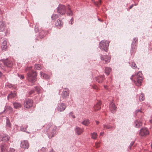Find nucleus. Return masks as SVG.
Masks as SVG:
<instances>
[{"instance_id": "obj_23", "label": "nucleus", "mask_w": 152, "mask_h": 152, "mask_svg": "<svg viewBox=\"0 0 152 152\" xmlns=\"http://www.w3.org/2000/svg\"><path fill=\"white\" fill-rule=\"evenodd\" d=\"M40 75L42 78L45 79H48L49 78V76L42 72H40Z\"/></svg>"}, {"instance_id": "obj_14", "label": "nucleus", "mask_w": 152, "mask_h": 152, "mask_svg": "<svg viewBox=\"0 0 152 152\" xmlns=\"http://www.w3.org/2000/svg\"><path fill=\"white\" fill-rule=\"evenodd\" d=\"M66 106L64 104L62 103L57 108V110L59 111H63L66 109Z\"/></svg>"}, {"instance_id": "obj_32", "label": "nucleus", "mask_w": 152, "mask_h": 152, "mask_svg": "<svg viewBox=\"0 0 152 152\" xmlns=\"http://www.w3.org/2000/svg\"><path fill=\"white\" fill-rule=\"evenodd\" d=\"M139 100L141 101H142L145 99L144 95L142 94H141L140 95L139 98Z\"/></svg>"}, {"instance_id": "obj_2", "label": "nucleus", "mask_w": 152, "mask_h": 152, "mask_svg": "<svg viewBox=\"0 0 152 152\" xmlns=\"http://www.w3.org/2000/svg\"><path fill=\"white\" fill-rule=\"evenodd\" d=\"M37 74L34 70L29 71L27 74V78L28 80L32 84L36 81Z\"/></svg>"}, {"instance_id": "obj_45", "label": "nucleus", "mask_w": 152, "mask_h": 152, "mask_svg": "<svg viewBox=\"0 0 152 152\" xmlns=\"http://www.w3.org/2000/svg\"><path fill=\"white\" fill-rule=\"evenodd\" d=\"M34 90H32L29 92V95H31L32 94L34 93Z\"/></svg>"}, {"instance_id": "obj_3", "label": "nucleus", "mask_w": 152, "mask_h": 152, "mask_svg": "<svg viewBox=\"0 0 152 152\" xmlns=\"http://www.w3.org/2000/svg\"><path fill=\"white\" fill-rule=\"evenodd\" d=\"M135 79L134 82L137 86H140L143 79L142 75L141 72L139 71L137 74L134 76Z\"/></svg>"}, {"instance_id": "obj_6", "label": "nucleus", "mask_w": 152, "mask_h": 152, "mask_svg": "<svg viewBox=\"0 0 152 152\" xmlns=\"http://www.w3.org/2000/svg\"><path fill=\"white\" fill-rule=\"evenodd\" d=\"M4 64V65L7 67L11 68L13 66V63L12 61L8 59H2L0 60Z\"/></svg>"}, {"instance_id": "obj_55", "label": "nucleus", "mask_w": 152, "mask_h": 152, "mask_svg": "<svg viewBox=\"0 0 152 152\" xmlns=\"http://www.w3.org/2000/svg\"><path fill=\"white\" fill-rule=\"evenodd\" d=\"M1 9H0V14H1Z\"/></svg>"}, {"instance_id": "obj_33", "label": "nucleus", "mask_w": 152, "mask_h": 152, "mask_svg": "<svg viewBox=\"0 0 152 152\" xmlns=\"http://www.w3.org/2000/svg\"><path fill=\"white\" fill-rule=\"evenodd\" d=\"M91 138L94 139H96L97 137V134L96 132H93L91 134Z\"/></svg>"}, {"instance_id": "obj_61", "label": "nucleus", "mask_w": 152, "mask_h": 152, "mask_svg": "<svg viewBox=\"0 0 152 152\" xmlns=\"http://www.w3.org/2000/svg\"><path fill=\"white\" fill-rule=\"evenodd\" d=\"M98 20H100V19H98Z\"/></svg>"}, {"instance_id": "obj_52", "label": "nucleus", "mask_w": 152, "mask_h": 152, "mask_svg": "<svg viewBox=\"0 0 152 152\" xmlns=\"http://www.w3.org/2000/svg\"><path fill=\"white\" fill-rule=\"evenodd\" d=\"M104 134V132H101L100 134V136H102Z\"/></svg>"}, {"instance_id": "obj_25", "label": "nucleus", "mask_w": 152, "mask_h": 152, "mask_svg": "<svg viewBox=\"0 0 152 152\" xmlns=\"http://www.w3.org/2000/svg\"><path fill=\"white\" fill-rule=\"evenodd\" d=\"M66 9L67 10V15L69 16H72L73 15L72 11L71 10L69 6H68L67 7Z\"/></svg>"}, {"instance_id": "obj_9", "label": "nucleus", "mask_w": 152, "mask_h": 152, "mask_svg": "<svg viewBox=\"0 0 152 152\" xmlns=\"http://www.w3.org/2000/svg\"><path fill=\"white\" fill-rule=\"evenodd\" d=\"M149 132L147 128L143 127L142 128L140 131V135L141 136H144L149 134Z\"/></svg>"}, {"instance_id": "obj_58", "label": "nucleus", "mask_w": 152, "mask_h": 152, "mask_svg": "<svg viewBox=\"0 0 152 152\" xmlns=\"http://www.w3.org/2000/svg\"><path fill=\"white\" fill-rule=\"evenodd\" d=\"M5 110H6V109H4V110L3 111V112H4Z\"/></svg>"}, {"instance_id": "obj_50", "label": "nucleus", "mask_w": 152, "mask_h": 152, "mask_svg": "<svg viewBox=\"0 0 152 152\" xmlns=\"http://www.w3.org/2000/svg\"><path fill=\"white\" fill-rule=\"evenodd\" d=\"M7 107L8 109H9V110H12V108L10 106H7Z\"/></svg>"}, {"instance_id": "obj_31", "label": "nucleus", "mask_w": 152, "mask_h": 152, "mask_svg": "<svg viewBox=\"0 0 152 152\" xmlns=\"http://www.w3.org/2000/svg\"><path fill=\"white\" fill-rule=\"evenodd\" d=\"M58 18V16L57 15L53 14L51 16L52 19L53 20H55Z\"/></svg>"}, {"instance_id": "obj_59", "label": "nucleus", "mask_w": 152, "mask_h": 152, "mask_svg": "<svg viewBox=\"0 0 152 152\" xmlns=\"http://www.w3.org/2000/svg\"><path fill=\"white\" fill-rule=\"evenodd\" d=\"M134 6H136V5H137V4H134Z\"/></svg>"}, {"instance_id": "obj_1", "label": "nucleus", "mask_w": 152, "mask_h": 152, "mask_svg": "<svg viewBox=\"0 0 152 152\" xmlns=\"http://www.w3.org/2000/svg\"><path fill=\"white\" fill-rule=\"evenodd\" d=\"M46 128V132L48 135L49 138H51L54 137L56 134V127L52 126L51 124L49 123L47 125Z\"/></svg>"}, {"instance_id": "obj_8", "label": "nucleus", "mask_w": 152, "mask_h": 152, "mask_svg": "<svg viewBox=\"0 0 152 152\" xmlns=\"http://www.w3.org/2000/svg\"><path fill=\"white\" fill-rule=\"evenodd\" d=\"M29 147V144L28 141L24 140L21 141L20 147L24 149H28Z\"/></svg>"}, {"instance_id": "obj_54", "label": "nucleus", "mask_w": 152, "mask_h": 152, "mask_svg": "<svg viewBox=\"0 0 152 152\" xmlns=\"http://www.w3.org/2000/svg\"><path fill=\"white\" fill-rule=\"evenodd\" d=\"M96 122L97 124H98L99 123V122L98 121H96Z\"/></svg>"}, {"instance_id": "obj_16", "label": "nucleus", "mask_w": 152, "mask_h": 152, "mask_svg": "<svg viewBox=\"0 0 152 152\" xmlns=\"http://www.w3.org/2000/svg\"><path fill=\"white\" fill-rule=\"evenodd\" d=\"M7 39H5L2 43L1 48L2 50L5 51L7 50Z\"/></svg>"}, {"instance_id": "obj_22", "label": "nucleus", "mask_w": 152, "mask_h": 152, "mask_svg": "<svg viewBox=\"0 0 152 152\" xmlns=\"http://www.w3.org/2000/svg\"><path fill=\"white\" fill-rule=\"evenodd\" d=\"M1 152H9L7 148L4 144H3L1 146Z\"/></svg>"}, {"instance_id": "obj_12", "label": "nucleus", "mask_w": 152, "mask_h": 152, "mask_svg": "<svg viewBox=\"0 0 152 152\" xmlns=\"http://www.w3.org/2000/svg\"><path fill=\"white\" fill-rule=\"evenodd\" d=\"M4 31H5L6 35L8 33V30L6 29L5 31V24L2 21H1L0 22V31L1 32Z\"/></svg>"}, {"instance_id": "obj_49", "label": "nucleus", "mask_w": 152, "mask_h": 152, "mask_svg": "<svg viewBox=\"0 0 152 152\" xmlns=\"http://www.w3.org/2000/svg\"><path fill=\"white\" fill-rule=\"evenodd\" d=\"M74 20L73 18H72L70 20L71 24H72L74 23Z\"/></svg>"}, {"instance_id": "obj_53", "label": "nucleus", "mask_w": 152, "mask_h": 152, "mask_svg": "<svg viewBox=\"0 0 152 152\" xmlns=\"http://www.w3.org/2000/svg\"><path fill=\"white\" fill-rule=\"evenodd\" d=\"M2 75V73L0 71V77H1Z\"/></svg>"}, {"instance_id": "obj_34", "label": "nucleus", "mask_w": 152, "mask_h": 152, "mask_svg": "<svg viewBox=\"0 0 152 152\" xmlns=\"http://www.w3.org/2000/svg\"><path fill=\"white\" fill-rule=\"evenodd\" d=\"M28 126H26L24 127L23 126H21L20 127V130L21 131L23 132H26V128L28 127Z\"/></svg>"}, {"instance_id": "obj_56", "label": "nucleus", "mask_w": 152, "mask_h": 152, "mask_svg": "<svg viewBox=\"0 0 152 152\" xmlns=\"http://www.w3.org/2000/svg\"><path fill=\"white\" fill-rule=\"evenodd\" d=\"M151 148H152V143L151 144Z\"/></svg>"}, {"instance_id": "obj_18", "label": "nucleus", "mask_w": 152, "mask_h": 152, "mask_svg": "<svg viewBox=\"0 0 152 152\" xmlns=\"http://www.w3.org/2000/svg\"><path fill=\"white\" fill-rule=\"evenodd\" d=\"M104 75H101L95 77V80L99 83H100L102 82L104 79Z\"/></svg>"}, {"instance_id": "obj_35", "label": "nucleus", "mask_w": 152, "mask_h": 152, "mask_svg": "<svg viewBox=\"0 0 152 152\" xmlns=\"http://www.w3.org/2000/svg\"><path fill=\"white\" fill-rule=\"evenodd\" d=\"M41 66L39 64H35L34 66V68L37 70H40L41 69Z\"/></svg>"}, {"instance_id": "obj_27", "label": "nucleus", "mask_w": 152, "mask_h": 152, "mask_svg": "<svg viewBox=\"0 0 152 152\" xmlns=\"http://www.w3.org/2000/svg\"><path fill=\"white\" fill-rule=\"evenodd\" d=\"M111 69L110 68L106 67L105 69V72L107 75H108L111 71Z\"/></svg>"}, {"instance_id": "obj_43", "label": "nucleus", "mask_w": 152, "mask_h": 152, "mask_svg": "<svg viewBox=\"0 0 152 152\" xmlns=\"http://www.w3.org/2000/svg\"><path fill=\"white\" fill-rule=\"evenodd\" d=\"M18 77H19L21 79H23L24 78V76L22 75H20L18 74Z\"/></svg>"}, {"instance_id": "obj_44", "label": "nucleus", "mask_w": 152, "mask_h": 152, "mask_svg": "<svg viewBox=\"0 0 152 152\" xmlns=\"http://www.w3.org/2000/svg\"><path fill=\"white\" fill-rule=\"evenodd\" d=\"M142 113V111L140 110H136L135 111V113L137 115V114L139 113Z\"/></svg>"}, {"instance_id": "obj_10", "label": "nucleus", "mask_w": 152, "mask_h": 152, "mask_svg": "<svg viewBox=\"0 0 152 152\" xmlns=\"http://www.w3.org/2000/svg\"><path fill=\"white\" fill-rule=\"evenodd\" d=\"M33 104L32 100L31 99L27 100L24 103V107L26 108H29L32 106Z\"/></svg>"}, {"instance_id": "obj_46", "label": "nucleus", "mask_w": 152, "mask_h": 152, "mask_svg": "<svg viewBox=\"0 0 152 152\" xmlns=\"http://www.w3.org/2000/svg\"><path fill=\"white\" fill-rule=\"evenodd\" d=\"M95 144L96 148H98L100 146L99 143V142H96Z\"/></svg>"}, {"instance_id": "obj_20", "label": "nucleus", "mask_w": 152, "mask_h": 152, "mask_svg": "<svg viewBox=\"0 0 152 152\" xmlns=\"http://www.w3.org/2000/svg\"><path fill=\"white\" fill-rule=\"evenodd\" d=\"M75 133L77 135H80L83 132V130L82 129H81L79 127H77L75 129Z\"/></svg>"}, {"instance_id": "obj_11", "label": "nucleus", "mask_w": 152, "mask_h": 152, "mask_svg": "<svg viewBox=\"0 0 152 152\" xmlns=\"http://www.w3.org/2000/svg\"><path fill=\"white\" fill-rule=\"evenodd\" d=\"M69 95V90L66 88H64L62 92V97L63 98H65Z\"/></svg>"}, {"instance_id": "obj_48", "label": "nucleus", "mask_w": 152, "mask_h": 152, "mask_svg": "<svg viewBox=\"0 0 152 152\" xmlns=\"http://www.w3.org/2000/svg\"><path fill=\"white\" fill-rule=\"evenodd\" d=\"M35 31L36 32L38 31V28L37 27V26H36L35 27Z\"/></svg>"}, {"instance_id": "obj_47", "label": "nucleus", "mask_w": 152, "mask_h": 152, "mask_svg": "<svg viewBox=\"0 0 152 152\" xmlns=\"http://www.w3.org/2000/svg\"><path fill=\"white\" fill-rule=\"evenodd\" d=\"M134 144V142H132L131 143L130 145L129 146V148L130 149H131V146L133 145Z\"/></svg>"}, {"instance_id": "obj_15", "label": "nucleus", "mask_w": 152, "mask_h": 152, "mask_svg": "<svg viewBox=\"0 0 152 152\" xmlns=\"http://www.w3.org/2000/svg\"><path fill=\"white\" fill-rule=\"evenodd\" d=\"M101 59L102 60L104 61L106 63H107L110 61V58L109 56L107 55H104L103 56H101Z\"/></svg>"}, {"instance_id": "obj_21", "label": "nucleus", "mask_w": 152, "mask_h": 152, "mask_svg": "<svg viewBox=\"0 0 152 152\" xmlns=\"http://www.w3.org/2000/svg\"><path fill=\"white\" fill-rule=\"evenodd\" d=\"M142 123L141 121H138L137 120H136L134 123L135 126L137 128H139V127L142 126Z\"/></svg>"}, {"instance_id": "obj_39", "label": "nucleus", "mask_w": 152, "mask_h": 152, "mask_svg": "<svg viewBox=\"0 0 152 152\" xmlns=\"http://www.w3.org/2000/svg\"><path fill=\"white\" fill-rule=\"evenodd\" d=\"M131 67L133 69H135L137 68L135 63L133 62L131 64Z\"/></svg>"}, {"instance_id": "obj_41", "label": "nucleus", "mask_w": 152, "mask_h": 152, "mask_svg": "<svg viewBox=\"0 0 152 152\" xmlns=\"http://www.w3.org/2000/svg\"><path fill=\"white\" fill-rule=\"evenodd\" d=\"M47 149L46 148H42L40 150V151L41 152H47Z\"/></svg>"}, {"instance_id": "obj_26", "label": "nucleus", "mask_w": 152, "mask_h": 152, "mask_svg": "<svg viewBox=\"0 0 152 152\" xmlns=\"http://www.w3.org/2000/svg\"><path fill=\"white\" fill-rule=\"evenodd\" d=\"M14 108L16 109H18L21 107V104L19 103L15 102L13 104Z\"/></svg>"}, {"instance_id": "obj_40", "label": "nucleus", "mask_w": 152, "mask_h": 152, "mask_svg": "<svg viewBox=\"0 0 152 152\" xmlns=\"http://www.w3.org/2000/svg\"><path fill=\"white\" fill-rule=\"evenodd\" d=\"M69 115L70 117H72L73 118H75V116L73 115V113L72 112H70L69 114Z\"/></svg>"}, {"instance_id": "obj_7", "label": "nucleus", "mask_w": 152, "mask_h": 152, "mask_svg": "<svg viewBox=\"0 0 152 152\" xmlns=\"http://www.w3.org/2000/svg\"><path fill=\"white\" fill-rule=\"evenodd\" d=\"M10 138L8 135L1 133L0 134V142L2 141L4 142H6L9 140Z\"/></svg>"}, {"instance_id": "obj_36", "label": "nucleus", "mask_w": 152, "mask_h": 152, "mask_svg": "<svg viewBox=\"0 0 152 152\" xmlns=\"http://www.w3.org/2000/svg\"><path fill=\"white\" fill-rule=\"evenodd\" d=\"M103 126L104 128H106V129H112L113 128V126L108 125H106L105 124H104Z\"/></svg>"}, {"instance_id": "obj_28", "label": "nucleus", "mask_w": 152, "mask_h": 152, "mask_svg": "<svg viewBox=\"0 0 152 152\" xmlns=\"http://www.w3.org/2000/svg\"><path fill=\"white\" fill-rule=\"evenodd\" d=\"M89 123L90 121L88 119L85 120L82 122V124L86 126H88Z\"/></svg>"}, {"instance_id": "obj_60", "label": "nucleus", "mask_w": 152, "mask_h": 152, "mask_svg": "<svg viewBox=\"0 0 152 152\" xmlns=\"http://www.w3.org/2000/svg\"><path fill=\"white\" fill-rule=\"evenodd\" d=\"M104 88H106V86H104Z\"/></svg>"}, {"instance_id": "obj_29", "label": "nucleus", "mask_w": 152, "mask_h": 152, "mask_svg": "<svg viewBox=\"0 0 152 152\" xmlns=\"http://www.w3.org/2000/svg\"><path fill=\"white\" fill-rule=\"evenodd\" d=\"M62 24L61 23V21L59 20L58 19L56 22L55 23V25L56 26H62Z\"/></svg>"}, {"instance_id": "obj_30", "label": "nucleus", "mask_w": 152, "mask_h": 152, "mask_svg": "<svg viewBox=\"0 0 152 152\" xmlns=\"http://www.w3.org/2000/svg\"><path fill=\"white\" fill-rule=\"evenodd\" d=\"M92 1L94 2V4L96 6L99 7L101 4L102 1L101 0H99V2L94 1V0H91Z\"/></svg>"}, {"instance_id": "obj_38", "label": "nucleus", "mask_w": 152, "mask_h": 152, "mask_svg": "<svg viewBox=\"0 0 152 152\" xmlns=\"http://www.w3.org/2000/svg\"><path fill=\"white\" fill-rule=\"evenodd\" d=\"M34 88L35 91L37 92V93H39L40 92L41 90L40 88L38 86H36L34 87Z\"/></svg>"}, {"instance_id": "obj_57", "label": "nucleus", "mask_w": 152, "mask_h": 152, "mask_svg": "<svg viewBox=\"0 0 152 152\" xmlns=\"http://www.w3.org/2000/svg\"><path fill=\"white\" fill-rule=\"evenodd\" d=\"M27 69H26V70H25V71H27Z\"/></svg>"}, {"instance_id": "obj_13", "label": "nucleus", "mask_w": 152, "mask_h": 152, "mask_svg": "<svg viewBox=\"0 0 152 152\" xmlns=\"http://www.w3.org/2000/svg\"><path fill=\"white\" fill-rule=\"evenodd\" d=\"M109 107L110 110L112 113H114L115 112L116 107L114 103H112L110 104Z\"/></svg>"}, {"instance_id": "obj_37", "label": "nucleus", "mask_w": 152, "mask_h": 152, "mask_svg": "<svg viewBox=\"0 0 152 152\" xmlns=\"http://www.w3.org/2000/svg\"><path fill=\"white\" fill-rule=\"evenodd\" d=\"M138 41V39L136 38H134L133 39V40L132 43V45H134L136 42Z\"/></svg>"}, {"instance_id": "obj_42", "label": "nucleus", "mask_w": 152, "mask_h": 152, "mask_svg": "<svg viewBox=\"0 0 152 152\" xmlns=\"http://www.w3.org/2000/svg\"><path fill=\"white\" fill-rule=\"evenodd\" d=\"M9 152H17V151L13 148H10Z\"/></svg>"}, {"instance_id": "obj_5", "label": "nucleus", "mask_w": 152, "mask_h": 152, "mask_svg": "<svg viewBox=\"0 0 152 152\" xmlns=\"http://www.w3.org/2000/svg\"><path fill=\"white\" fill-rule=\"evenodd\" d=\"M66 9L64 5H59L57 8V12L61 15H63L65 14Z\"/></svg>"}, {"instance_id": "obj_24", "label": "nucleus", "mask_w": 152, "mask_h": 152, "mask_svg": "<svg viewBox=\"0 0 152 152\" xmlns=\"http://www.w3.org/2000/svg\"><path fill=\"white\" fill-rule=\"evenodd\" d=\"M16 95V94L15 92L12 93L8 95L7 97V98L9 100V99H12L15 97Z\"/></svg>"}, {"instance_id": "obj_19", "label": "nucleus", "mask_w": 152, "mask_h": 152, "mask_svg": "<svg viewBox=\"0 0 152 152\" xmlns=\"http://www.w3.org/2000/svg\"><path fill=\"white\" fill-rule=\"evenodd\" d=\"M101 102L100 101L98 102L94 107V110H99L101 108Z\"/></svg>"}, {"instance_id": "obj_17", "label": "nucleus", "mask_w": 152, "mask_h": 152, "mask_svg": "<svg viewBox=\"0 0 152 152\" xmlns=\"http://www.w3.org/2000/svg\"><path fill=\"white\" fill-rule=\"evenodd\" d=\"M6 127L7 129L11 130V124L10 122V120L8 117L6 118Z\"/></svg>"}, {"instance_id": "obj_51", "label": "nucleus", "mask_w": 152, "mask_h": 152, "mask_svg": "<svg viewBox=\"0 0 152 152\" xmlns=\"http://www.w3.org/2000/svg\"><path fill=\"white\" fill-rule=\"evenodd\" d=\"M134 6V4H132L129 7V9H132L133 7V6Z\"/></svg>"}, {"instance_id": "obj_4", "label": "nucleus", "mask_w": 152, "mask_h": 152, "mask_svg": "<svg viewBox=\"0 0 152 152\" xmlns=\"http://www.w3.org/2000/svg\"><path fill=\"white\" fill-rule=\"evenodd\" d=\"M109 43V42L107 40H102L99 44V47L100 49L107 52L108 49Z\"/></svg>"}]
</instances>
